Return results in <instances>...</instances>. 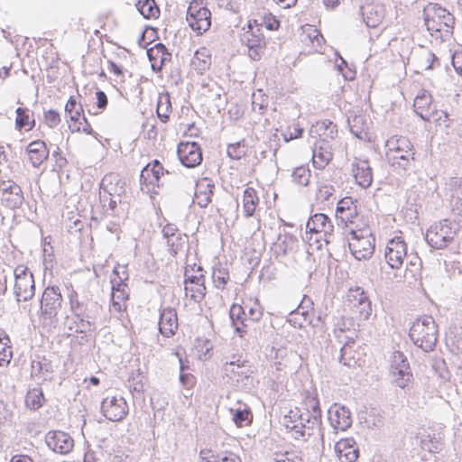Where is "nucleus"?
<instances>
[{
    "mask_svg": "<svg viewBox=\"0 0 462 462\" xmlns=\"http://www.w3.org/2000/svg\"><path fill=\"white\" fill-rule=\"evenodd\" d=\"M178 328V318L177 312L172 308H166L161 311L159 319V330L160 333L170 337L175 334Z\"/></svg>",
    "mask_w": 462,
    "mask_h": 462,
    "instance_id": "c85d7f7f",
    "label": "nucleus"
},
{
    "mask_svg": "<svg viewBox=\"0 0 462 462\" xmlns=\"http://www.w3.org/2000/svg\"><path fill=\"white\" fill-rule=\"evenodd\" d=\"M248 361L242 360L240 356L234 355L230 361H226L223 365V370L225 374L233 378V375L241 376L245 374V372L239 371V369L245 368L247 366Z\"/></svg>",
    "mask_w": 462,
    "mask_h": 462,
    "instance_id": "58836bf2",
    "label": "nucleus"
},
{
    "mask_svg": "<svg viewBox=\"0 0 462 462\" xmlns=\"http://www.w3.org/2000/svg\"><path fill=\"white\" fill-rule=\"evenodd\" d=\"M210 451L200 452L201 462H242L241 458L233 452H223L217 455L211 454L208 456Z\"/></svg>",
    "mask_w": 462,
    "mask_h": 462,
    "instance_id": "a19ab883",
    "label": "nucleus"
},
{
    "mask_svg": "<svg viewBox=\"0 0 462 462\" xmlns=\"http://www.w3.org/2000/svg\"><path fill=\"white\" fill-rule=\"evenodd\" d=\"M336 451L341 462H355L359 455V450L355 447L353 439L338 441L336 445Z\"/></svg>",
    "mask_w": 462,
    "mask_h": 462,
    "instance_id": "473e14b6",
    "label": "nucleus"
},
{
    "mask_svg": "<svg viewBox=\"0 0 462 462\" xmlns=\"http://www.w3.org/2000/svg\"><path fill=\"white\" fill-rule=\"evenodd\" d=\"M16 118H15V128L22 130L23 128L29 126L28 130H32L35 125V120L31 119L30 110L24 107L16 108Z\"/></svg>",
    "mask_w": 462,
    "mask_h": 462,
    "instance_id": "37998d69",
    "label": "nucleus"
},
{
    "mask_svg": "<svg viewBox=\"0 0 462 462\" xmlns=\"http://www.w3.org/2000/svg\"><path fill=\"white\" fill-rule=\"evenodd\" d=\"M26 152L32 167L38 168L49 157L50 152L46 143L42 140L31 142L26 147Z\"/></svg>",
    "mask_w": 462,
    "mask_h": 462,
    "instance_id": "7c9ffc66",
    "label": "nucleus"
},
{
    "mask_svg": "<svg viewBox=\"0 0 462 462\" xmlns=\"http://www.w3.org/2000/svg\"><path fill=\"white\" fill-rule=\"evenodd\" d=\"M8 343H10L8 336L0 338V366L7 365L13 357L12 347Z\"/></svg>",
    "mask_w": 462,
    "mask_h": 462,
    "instance_id": "3c124183",
    "label": "nucleus"
},
{
    "mask_svg": "<svg viewBox=\"0 0 462 462\" xmlns=\"http://www.w3.org/2000/svg\"><path fill=\"white\" fill-rule=\"evenodd\" d=\"M415 113L424 121L441 120L435 106L432 105V97L430 92L421 90L416 96L413 103Z\"/></svg>",
    "mask_w": 462,
    "mask_h": 462,
    "instance_id": "4468645a",
    "label": "nucleus"
},
{
    "mask_svg": "<svg viewBox=\"0 0 462 462\" xmlns=\"http://www.w3.org/2000/svg\"><path fill=\"white\" fill-rule=\"evenodd\" d=\"M296 433L292 434V437L297 440H307L315 434L318 430L320 432L321 423L317 420L316 418H312L309 411H302Z\"/></svg>",
    "mask_w": 462,
    "mask_h": 462,
    "instance_id": "a878e982",
    "label": "nucleus"
},
{
    "mask_svg": "<svg viewBox=\"0 0 462 462\" xmlns=\"http://www.w3.org/2000/svg\"><path fill=\"white\" fill-rule=\"evenodd\" d=\"M135 7L140 14L146 19L156 17L159 14V8L154 0H137Z\"/></svg>",
    "mask_w": 462,
    "mask_h": 462,
    "instance_id": "a18cd8bd",
    "label": "nucleus"
},
{
    "mask_svg": "<svg viewBox=\"0 0 462 462\" xmlns=\"http://www.w3.org/2000/svg\"><path fill=\"white\" fill-rule=\"evenodd\" d=\"M246 309L247 305L244 307L234 303L229 310L232 327L234 328L236 334L240 337H244L245 335L250 333V324H248L245 319V318H247Z\"/></svg>",
    "mask_w": 462,
    "mask_h": 462,
    "instance_id": "bb28decb",
    "label": "nucleus"
},
{
    "mask_svg": "<svg viewBox=\"0 0 462 462\" xmlns=\"http://www.w3.org/2000/svg\"><path fill=\"white\" fill-rule=\"evenodd\" d=\"M82 113L83 108L81 106H79V108L69 114V119L71 121V124L69 125V129L71 130V132H80V125L82 124Z\"/></svg>",
    "mask_w": 462,
    "mask_h": 462,
    "instance_id": "0e129e2a",
    "label": "nucleus"
},
{
    "mask_svg": "<svg viewBox=\"0 0 462 462\" xmlns=\"http://www.w3.org/2000/svg\"><path fill=\"white\" fill-rule=\"evenodd\" d=\"M15 279L14 286V294L16 301L31 300L35 294V282L33 275L28 268L23 265H18L14 271Z\"/></svg>",
    "mask_w": 462,
    "mask_h": 462,
    "instance_id": "6e6552de",
    "label": "nucleus"
},
{
    "mask_svg": "<svg viewBox=\"0 0 462 462\" xmlns=\"http://www.w3.org/2000/svg\"><path fill=\"white\" fill-rule=\"evenodd\" d=\"M187 22L190 29H209L211 26V13L206 7L190 5L187 12Z\"/></svg>",
    "mask_w": 462,
    "mask_h": 462,
    "instance_id": "393cba45",
    "label": "nucleus"
},
{
    "mask_svg": "<svg viewBox=\"0 0 462 462\" xmlns=\"http://www.w3.org/2000/svg\"><path fill=\"white\" fill-rule=\"evenodd\" d=\"M436 64L439 66V62L435 54L430 51H425L421 56L420 68L425 70H430L435 68Z\"/></svg>",
    "mask_w": 462,
    "mask_h": 462,
    "instance_id": "e2e57ef3",
    "label": "nucleus"
},
{
    "mask_svg": "<svg viewBox=\"0 0 462 462\" xmlns=\"http://www.w3.org/2000/svg\"><path fill=\"white\" fill-rule=\"evenodd\" d=\"M190 65L199 74H203L211 65L209 51L204 47L198 50L194 53Z\"/></svg>",
    "mask_w": 462,
    "mask_h": 462,
    "instance_id": "e433bc0d",
    "label": "nucleus"
},
{
    "mask_svg": "<svg viewBox=\"0 0 462 462\" xmlns=\"http://www.w3.org/2000/svg\"><path fill=\"white\" fill-rule=\"evenodd\" d=\"M216 5L232 13H237L240 8L239 0H215Z\"/></svg>",
    "mask_w": 462,
    "mask_h": 462,
    "instance_id": "774afa93",
    "label": "nucleus"
},
{
    "mask_svg": "<svg viewBox=\"0 0 462 462\" xmlns=\"http://www.w3.org/2000/svg\"><path fill=\"white\" fill-rule=\"evenodd\" d=\"M240 40L248 48L249 57L254 60H259L266 45L261 31H245Z\"/></svg>",
    "mask_w": 462,
    "mask_h": 462,
    "instance_id": "6ab92c4d",
    "label": "nucleus"
},
{
    "mask_svg": "<svg viewBox=\"0 0 462 462\" xmlns=\"http://www.w3.org/2000/svg\"><path fill=\"white\" fill-rule=\"evenodd\" d=\"M254 27L258 29H279L280 21L271 13L264 12L258 14L255 18L248 21L247 28L253 29Z\"/></svg>",
    "mask_w": 462,
    "mask_h": 462,
    "instance_id": "72a5a7b5",
    "label": "nucleus"
},
{
    "mask_svg": "<svg viewBox=\"0 0 462 462\" xmlns=\"http://www.w3.org/2000/svg\"><path fill=\"white\" fill-rule=\"evenodd\" d=\"M0 200L8 208H21L24 202L22 188L14 180H0Z\"/></svg>",
    "mask_w": 462,
    "mask_h": 462,
    "instance_id": "9d476101",
    "label": "nucleus"
},
{
    "mask_svg": "<svg viewBox=\"0 0 462 462\" xmlns=\"http://www.w3.org/2000/svg\"><path fill=\"white\" fill-rule=\"evenodd\" d=\"M386 157L391 166L398 171L406 172L415 162V149L409 138L393 135L385 143Z\"/></svg>",
    "mask_w": 462,
    "mask_h": 462,
    "instance_id": "f257e3e1",
    "label": "nucleus"
},
{
    "mask_svg": "<svg viewBox=\"0 0 462 462\" xmlns=\"http://www.w3.org/2000/svg\"><path fill=\"white\" fill-rule=\"evenodd\" d=\"M292 181L300 186H307L310 179V171L305 166H300L294 169L291 173Z\"/></svg>",
    "mask_w": 462,
    "mask_h": 462,
    "instance_id": "603ef678",
    "label": "nucleus"
},
{
    "mask_svg": "<svg viewBox=\"0 0 462 462\" xmlns=\"http://www.w3.org/2000/svg\"><path fill=\"white\" fill-rule=\"evenodd\" d=\"M409 336L416 346L424 352H431L438 342V325L431 316H422L412 323Z\"/></svg>",
    "mask_w": 462,
    "mask_h": 462,
    "instance_id": "f03ea898",
    "label": "nucleus"
},
{
    "mask_svg": "<svg viewBox=\"0 0 462 462\" xmlns=\"http://www.w3.org/2000/svg\"><path fill=\"white\" fill-rule=\"evenodd\" d=\"M263 315V309L258 303V301L254 302V304L250 307L247 306L246 309V317L245 319L250 324V329L253 328L256 330L255 325L261 320ZM254 337H257L256 331H254Z\"/></svg>",
    "mask_w": 462,
    "mask_h": 462,
    "instance_id": "49530a36",
    "label": "nucleus"
},
{
    "mask_svg": "<svg viewBox=\"0 0 462 462\" xmlns=\"http://www.w3.org/2000/svg\"><path fill=\"white\" fill-rule=\"evenodd\" d=\"M349 248L356 259L366 260L372 257L375 248V238L368 229L351 230Z\"/></svg>",
    "mask_w": 462,
    "mask_h": 462,
    "instance_id": "0eeeda50",
    "label": "nucleus"
},
{
    "mask_svg": "<svg viewBox=\"0 0 462 462\" xmlns=\"http://www.w3.org/2000/svg\"><path fill=\"white\" fill-rule=\"evenodd\" d=\"M422 449L427 450L430 453H436L440 449L441 441L440 438L437 437L435 433H431L429 430H423L419 432L416 437Z\"/></svg>",
    "mask_w": 462,
    "mask_h": 462,
    "instance_id": "c9c22d12",
    "label": "nucleus"
},
{
    "mask_svg": "<svg viewBox=\"0 0 462 462\" xmlns=\"http://www.w3.org/2000/svg\"><path fill=\"white\" fill-rule=\"evenodd\" d=\"M76 319V332L79 334H88L94 331L97 328L96 319H87V318H75Z\"/></svg>",
    "mask_w": 462,
    "mask_h": 462,
    "instance_id": "13d9d810",
    "label": "nucleus"
},
{
    "mask_svg": "<svg viewBox=\"0 0 462 462\" xmlns=\"http://www.w3.org/2000/svg\"><path fill=\"white\" fill-rule=\"evenodd\" d=\"M125 193V182L118 173L110 172L106 174L100 182V195L111 197H123Z\"/></svg>",
    "mask_w": 462,
    "mask_h": 462,
    "instance_id": "5701e85b",
    "label": "nucleus"
},
{
    "mask_svg": "<svg viewBox=\"0 0 462 462\" xmlns=\"http://www.w3.org/2000/svg\"><path fill=\"white\" fill-rule=\"evenodd\" d=\"M163 174V166L158 160H154L152 162L148 163L142 170L140 174V183L142 189H144L143 186H146L147 188L149 186H152V188H159L160 186L163 185V182L161 181Z\"/></svg>",
    "mask_w": 462,
    "mask_h": 462,
    "instance_id": "412c9836",
    "label": "nucleus"
},
{
    "mask_svg": "<svg viewBox=\"0 0 462 462\" xmlns=\"http://www.w3.org/2000/svg\"><path fill=\"white\" fill-rule=\"evenodd\" d=\"M69 309L74 318L97 319L102 307L93 299L79 295L72 287L68 294Z\"/></svg>",
    "mask_w": 462,
    "mask_h": 462,
    "instance_id": "423d86ee",
    "label": "nucleus"
},
{
    "mask_svg": "<svg viewBox=\"0 0 462 462\" xmlns=\"http://www.w3.org/2000/svg\"><path fill=\"white\" fill-rule=\"evenodd\" d=\"M230 411L233 414V420L237 427H245L251 423L253 416L249 408L230 409Z\"/></svg>",
    "mask_w": 462,
    "mask_h": 462,
    "instance_id": "09e8293b",
    "label": "nucleus"
},
{
    "mask_svg": "<svg viewBox=\"0 0 462 462\" xmlns=\"http://www.w3.org/2000/svg\"><path fill=\"white\" fill-rule=\"evenodd\" d=\"M181 164L187 168L199 166L202 162V151L196 142H181L177 148Z\"/></svg>",
    "mask_w": 462,
    "mask_h": 462,
    "instance_id": "dca6fc26",
    "label": "nucleus"
},
{
    "mask_svg": "<svg viewBox=\"0 0 462 462\" xmlns=\"http://www.w3.org/2000/svg\"><path fill=\"white\" fill-rule=\"evenodd\" d=\"M122 198L123 197H117V199H115V197L107 196L106 195H100L99 199L103 205V208H105L107 206V208H106V212L108 210L111 211L110 215L116 216L118 215V208L117 206L122 203Z\"/></svg>",
    "mask_w": 462,
    "mask_h": 462,
    "instance_id": "4d7b16f0",
    "label": "nucleus"
},
{
    "mask_svg": "<svg viewBox=\"0 0 462 462\" xmlns=\"http://www.w3.org/2000/svg\"><path fill=\"white\" fill-rule=\"evenodd\" d=\"M357 300L358 305L355 304L354 306L357 309L360 317L364 319H368L371 313V304L368 298L365 295L364 291L360 292Z\"/></svg>",
    "mask_w": 462,
    "mask_h": 462,
    "instance_id": "680f3d73",
    "label": "nucleus"
},
{
    "mask_svg": "<svg viewBox=\"0 0 462 462\" xmlns=\"http://www.w3.org/2000/svg\"><path fill=\"white\" fill-rule=\"evenodd\" d=\"M259 202L256 191L253 188H246L243 195L244 214L246 217L254 215L256 206Z\"/></svg>",
    "mask_w": 462,
    "mask_h": 462,
    "instance_id": "ea45409f",
    "label": "nucleus"
},
{
    "mask_svg": "<svg viewBox=\"0 0 462 462\" xmlns=\"http://www.w3.org/2000/svg\"><path fill=\"white\" fill-rule=\"evenodd\" d=\"M103 415L111 421H121L128 414V405L122 396H106L101 402Z\"/></svg>",
    "mask_w": 462,
    "mask_h": 462,
    "instance_id": "9b49d317",
    "label": "nucleus"
},
{
    "mask_svg": "<svg viewBox=\"0 0 462 462\" xmlns=\"http://www.w3.org/2000/svg\"><path fill=\"white\" fill-rule=\"evenodd\" d=\"M300 41L307 45H310L315 51H319L325 42V39L321 34V31H309L300 35Z\"/></svg>",
    "mask_w": 462,
    "mask_h": 462,
    "instance_id": "79ce46f5",
    "label": "nucleus"
},
{
    "mask_svg": "<svg viewBox=\"0 0 462 462\" xmlns=\"http://www.w3.org/2000/svg\"><path fill=\"white\" fill-rule=\"evenodd\" d=\"M424 23L426 29H433L435 26L453 28L454 16L445 8L434 4L430 5L424 10Z\"/></svg>",
    "mask_w": 462,
    "mask_h": 462,
    "instance_id": "ddd939ff",
    "label": "nucleus"
},
{
    "mask_svg": "<svg viewBox=\"0 0 462 462\" xmlns=\"http://www.w3.org/2000/svg\"><path fill=\"white\" fill-rule=\"evenodd\" d=\"M337 219L338 222L347 226L348 224H352L354 219L357 216V210L356 208H350L348 210H342L341 212L336 213Z\"/></svg>",
    "mask_w": 462,
    "mask_h": 462,
    "instance_id": "338daca9",
    "label": "nucleus"
},
{
    "mask_svg": "<svg viewBox=\"0 0 462 462\" xmlns=\"http://www.w3.org/2000/svg\"><path fill=\"white\" fill-rule=\"evenodd\" d=\"M45 443L53 452L67 455L74 447V439L67 432L51 430L45 436Z\"/></svg>",
    "mask_w": 462,
    "mask_h": 462,
    "instance_id": "f3484780",
    "label": "nucleus"
},
{
    "mask_svg": "<svg viewBox=\"0 0 462 462\" xmlns=\"http://www.w3.org/2000/svg\"><path fill=\"white\" fill-rule=\"evenodd\" d=\"M458 225L448 219L436 223L427 230L426 242L433 249H444L454 240Z\"/></svg>",
    "mask_w": 462,
    "mask_h": 462,
    "instance_id": "39448f33",
    "label": "nucleus"
},
{
    "mask_svg": "<svg viewBox=\"0 0 462 462\" xmlns=\"http://www.w3.org/2000/svg\"><path fill=\"white\" fill-rule=\"evenodd\" d=\"M384 257L392 269H400L407 254V245L402 236H395L388 241Z\"/></svg>",
    "mask_w": 462,
    "mask_h": 462,
    "instance_id": "f8f14e48",
    "label": "nucleus"
},
{
    "mask_svg": "<svg viewBox=\"0 0 462 462\" xmlns=\"http://www.w3.org/2000/svg\"><path fill=\"white\" fill-rule=\"evenodd\" d=\"M306 229L307 234H310V243L313 240L319 249L322 247V241L326 245L334 241V226L330 218L323 213L311 216L307 221Z\"/></svg>",
    "mask_w": 462,
    "mask_h": 462,
    "instance_id": "20e7f679",
    "label": "nucleus"
},
{
    "mask_svg": "<svg viewBox=\"0 0 462 462\" xmlns=\"http://www.w3.org/2000/svg\"><path fill=\"white\" fill-rule=\"evenodd\" d=\"M162 237L166 242L168 252L175 256L182 250L187 242V236L182 234L175 224L168 223L162 230Z\"/></svg>",
    "mask_w": 462,
    "mask_h": 462,
    "instance_id": "a211bd4d",
    "label": "nucleus"
},
{
    "mask_svg": "<svg viewBox=\"0 0 462 462\" xmlns=\"http://www.w3.org/2000/svg\"><path fill=\"white\" fill-rule=\"evenodd\" d=\"M44 402L45 398L41 389L33 388L28 391L25 397V405L27 408L36 411L43 405Z\"/></svg>",
    "mask_w": 462,
    "mask_h": 462,
    "instance_id": "c03bdc74",
    "label": "nucleus"
},
{
    "mask_svg": "<svg viewBox=\"0 0 462 462\" xmlns=\"http://www.w3.org/2000/svg\"><path fill=\"white\" fill-rule=\"evenodd\" d=\"M301 415L300 409L291 410L288 414H286L282 419V425L285 426L286 429L290 430L293 433H296V430H298L299 423Z\"/></svg>",
    "mask_w": 462,
    "mask_h": 462,
    "instance_id": "8fccbe9b",
    "label": "nucleus"
},
{
    "mask_svg": "<svg viewBox=\"0 0 462 462\" xmlns=\"http://www.w3.org/2000/svg\"><path fill=\"white\" fill-rule=\"evenodd\" d=\"M337 134V125L330 120L319 121L310 130L312 138L319 139V143H328Z\"/></svg>",
    "mask_w": 462,
    "mask_h": 462,
    "instance_id": "cd10ccee",
    "label": "nucleus"
},
{
    "mask_svg": "<svg viewBox=\"0 0 462 462\" xmlns=\"http://www.w3.org/2000/svg\"><path fill=\"white\" fill-rule=\"evenodd\" d=\"M391 374L393 383L400 388H405L412 379L409 362L402 352L395 351L391 357Z\"/></svg>",
    "mask_w": 462,
    "mask_h": 462,
    "instance_id": "1a4fd4ad",
    "label": "nucleus"
},
{
    "mask_svg": "<svg viewBox=\"0 0 462 462\" xmlns=\"http://www.w3.org/2000/svg\"><path fill=\"white\" fill-rule=\"evenodd\" d=\"M247 152V146L245 142L240 141L235 143H231L227 146V155L232 160H240L244 156H245Z\"/></svg>",
    "mask_w": 462,
    "mask_h": 462,
    "instance_id": "864d4df0",
    "label": "nucleus"
},
{
    "mask_svg": "<svg viewBox=\"0 0 462 462\" xmlns=\"http://www.w3.org/2000/svg\"><path fill=\"white\" fill-rule=\"evenodd\" d=\"M332 158L327 143H315L312 150V163L317 169H324Z\"/></svg>",
    "mask_w": 462,
    "mask_h": 462,
    "instance_id": "f704fd0d",
    "label": "nucleus"
},
{
    "mask_svg": "<svg viewBox=\"0 0 462 462\" xmlns=\"http://www.w3.org/2000/svg\"><path fill=\"white\" fill-rule=\"evenodd\" d=\"M113 273L118 276V280H111L112 283V307L114 310L120 312L123 310V302L128 299L127 289L128 286L125 282L127 280L125 272H123L124 276L119 275L117 268H115Z\"/></svg>",
    "mask_w": 462,
    "mask_h": 462,
    "instance_id": "b1692460",
    "label": "nucleus"
},
{
    "mask_svg": "<svg viewBox=\"0 0 462 462\" xmlns=\"http://www.w3.org/2000/svg\"><path fill=\"white\" fill-rule=\"evenodd\" d=\"M163 174V166L158 160H154L152 162L148 163L142 170L140 174V183L142 189H144L143 186H146L147 188L149 186H152V188H159L160 186L163 185V182L161 181Z\"/></svg>",
    "mask_w": 462,
    "mask_h": 462,
    "instance_id": "4be33fe9",
    "label": "nucleus"
},
{
    "mask_svg": "<svg viewBox=\"0 0 462 462\" xmlns=\"http://www.w3.org/2000/svg\"><path fill=\"white\" fill-rule=\"evenodd\" d=\"M52 373L51 365L46 360L32 362V376H44L45 374ZM43 379H46L43 377Z\"/></svg>",
    "mask_w": 462,
    "mask_h": 462,
    "instance_id": "bf43d9fd",
    "label": "nucleus"
},
{
    "mask_svg": "<svg viewBox=\"0 0 462 462\" xmlns=\"http://www.w3.org/2000/svg\"><path fill=\"white\" fill-rule=\"evenodd\" d=\"M305 405L304 411H309L312 418H316L321 423V410L319 400L315 397H309L305 401Z\"/></svg>",
    "mask_w": 462,
    "mask_h": 462,
    "instance_id": "052dcab7",
    "label": "nucleus"
},
{
    "mask_svg": "<svg viewBox=\"0 0 462 462\" xmlns=\"http://www.w3.org/2000/svg\"><path fill=\"white\" fill-rule=\"evenodd\" d=\"M353 173L356 182L362 188L366 189L373 182L372 168L367 161L358 160L353 163Z\"/></svg>",
    "mask_w": 462,
    "mask_h": 462,
    "instance_id": "2f4dec72",
    "label": "nucleus"
},
{
    "mask_svg": "<svg viewBox=\"0 0 462 462\" xmlns=\"http://www.w3.org/2000/svg\"><path fill=\"white\" fill-rule=\"evenodd\" d=\"M215 183L209 178L199 180L195 187V198L200 208H206L211 202L214 194Z\"/></svg>",
    "mask_w": 462,
    "mask_h": 462,
    "instance_id": "c756f323",
    "label": "nucleus"
},
{
    "mask_svg": "<svg viewBox=\"0 0 462 462\" xmlns=\"http://www.w3.org/2000/svg\"><path fill=\"white\" fill-rule=\"evenodd\" d=\"M149 31H143L142 35L138 39V44L140 47L146 48L147 50V57L151 62L152 69L155 72L162 71V60H163V51H165V45L158 42L153 47L147 48V45L150 43L146 42V34ZM151 35H153L157 32V31H150Z\"/></svg>",
    "mask_w": 462,
    "mask_h": 462,
    "instance_id": "aec40b11",
    "label": "nucleus"
},
{
    "mask_svg": "<svg viewBox=\"0 0 462 462\" xmlns=\"http://www.w3.org/2000/svg\"><path fill=\"white\" fill-rule=\"evenodd\" d=\"M186 296L190 293L189 297L195 302H200L206 295L205 283H199L195 285H187L184 288Z\"/></svg>",
    "mask_w": 462,
    "mask_h": 462,
    "instance_id": "6e6d98bb",
    "label": "nucleus"
},
{
    "mask_svg": "<svg viewBox=\"0 0 462 462\" xmlns=\"http://www.w3.org/2000/svg\"><path fill=\"white\" fill-rule=\"evenodd\" d=\"M328 420L336 432L346 430L353 423L350 410L339 403H333L329 407Z\"/></svg>",
    "mask_w": 462,
    "mask_h": 462,
    "instance_id": "2eb2a0df",
    "label": "nucleus"
},
{
    "mask_svg": "<svg viewBox=\"0 0 462 462\" xmlns=\"http://www.w3.org/2000/svg\"><path fill=\"white\" fill-rule=\"evenodd\" d=\"M212 281L216 288L223 290L229 281L227 270L222 267L213 268Z\"/></svg>",
    "mask_w": 462,
    "mask_h": 462,
    "instance_id": "5fc2aeb1",
    "label": "nucleus"
},
{
    "mask_svg": "<svg viewBox=\"0 0 462 462\" xmlns=\"http://www.w3.org/2000/svg\"><path fill=\"white\" fill-rule=\"evenodd\" d=\"M109 59L112 60L122 63L124 67L127 68L130 64V56L126 49L118 47L117 51L114 52Z\"/></svg>",
    "mask_w": 462,
    "mask_h": 462,
    "instance_id": "69168bd1",
    "label": "nucleus"
},
{
    "mask_svg": "<svg viewBox=\"0 0 462 462\" xmlns=\"http://www.w3.org/2000/svg\"><path fill=\"white\" fill-rule=\"evenodd\" d=\"M62 296L58 286H48L41 299L40 319L44 328L51 330L58 325V313L61 309Z\"/></svg>",
    "mask_w": 462,
    "mask_h": 462,
    "instance_id": "7ed1b4c3",
    "label": "nucleus"
},
{
    "mask_svg": "<svg viewBox=\"0 0 462 462\" xmlns=\"http://www.w3.org/2000/svg\"><path fill=\"white\" fill-rule=\"evenodd\" d=\"M350 132L358 139H365L367 135L368 125L364 116L354 115L347 118Z\"/></svg>",
    "mask_w": 462,
    "mask_h": 462,
    "instance_id": "4c0bfd02",
    "label": "nucleus"
},
{
    "mask_svg": "<svg viewBox=\"0 0 462 462\" xmlns=\"http://www.w3.org/2000/svg\"><path fill=\"white\" fill-rule=\"evenodd\" d=\"M157 116L162 123L168 122L171 112V104L168 94L161 95L157 102Z\"/></svg>",
    "mask_w": 462,
    "mask_h": 462,
    "instance_id": "de8ad7c7",
    "label": "nucleus"
}]
</instances>
